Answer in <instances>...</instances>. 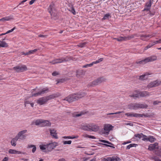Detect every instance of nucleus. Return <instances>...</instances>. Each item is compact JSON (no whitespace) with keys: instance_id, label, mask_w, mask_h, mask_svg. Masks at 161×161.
I'll list each match as a JSON object with an SVG mask.
<instances>
[{"instance_id":"nucleus-50","label":"nucleus","mask_w":161,"mask_h":161,"mask_svg":"<svg viewBox=\"0 0 161 161\" xmlns=\"http://www.w3.org/2000/svg\"><path fill=\"white\" fill-rule=\"evenodd\" d=\"M86 44V42H84L83 43H80L79 44V46L81 47H84Z\"/></svg>"},{"instance_id":"nucleus-19","label":"nucleus","mask_w":161,"mask_h":161,"mask_svg":"<svg viewBox=\"0 0 161 161\" xmlns=\"http://www.w3.org/2000/svg\"><path fill=\"white\" fill-rule=\"evenodd\" d=\"M49 130L50 134L54 138L56 139L58 138V137L57 135V133L56 132V131L54 129L51 130L50 129Z\"/></svg>"},{"instance_id":"nucleus-25","label":"nucleus","mask_w":161,"mask_h":161,"mask_svg":"<svg viewBox=\"0 0 161 161\" xmlns=\"http://www.w3.org/2000/svg\"><path fill=\"white\" fill-rule=\"evenodd\" d=\"M18 140L16 136L15 138L12 139L10 142L11 145L13 146H15L16 144V142Z\"/></svg>"},{"instance_id":"nucleus-7","label":"nucleus","mask_w":161,"mask_h":161,"mask_svg":"<svg viewBox=\"0 0 161 161\" xmlns=\"http://www.w3.org/2000/svg\"><path fill=\"white\" fill-rule=\"evenodd\" d=\"M114 126L110 124H105L103 130H102V133L106 135H108L110 130H113Z\"/></svg>"},{"instance_id":"nucleus-62","label":"nucleus","mask_w":161,"mask_h":161,"mask_svg":"<svg viewBox=\"0 0 161 161\" xmlns=\"http://www.w3.org/2000/svg\"><path fill=\"white\" fill-rule=\"evenodd\" d=\"M21 53L23 55H27L30 54L29 53V52H26V53H25L24 52H22Z\"/></svg>"},{"instance_id":"nucleus-34","label":"nucleus","mask_w":161,"mask_h":161,"mask_svg":"<svg viewBox=\"0 0 161 161\" xmlns=\"http://www.w3.org/2000/svg\"><path fill=\"white\" fill-rule=\"evenodd\" d=\"M111 17L110 14L109 13L105 14L103 17L102 19V20L108 19L109 18Z\"/></svg>"},{"instance_id":"nucleus-22","label":"nucleus","mask_w":161,"mask_h":161,"mask_svg":"<svg viewBox=\"0 0 161 161\" xmlns=\"http://www.w3.org/2000/svg\"><path fill=\"white\" fill-rule=\"evenodd\" d=\"M8 153L10 154H20L21 153L20 151H17L15 150L10 149L8 151Z\"/></svg>"},{"instance_id":"nucleus-63","label":"nucleus","mask_w":161,"mask_h":161,"mask_svg":"<svg viewBox=\"0 0 161 161\" xmlns=\"http://www.w3.org/2000/svg\"><path fill=\"white\" fill-rule=\"evenodd\" d=\"M83 114L82 113L77 114H76L75 116L76 117H78L81 116Z\"/></svg>"},{"instance_id":"nucleus-36","label":"nucleus","mask_w":161,"mask_h":161,"mask_svg":"<svg viewBox=\"0 0 161 161\" xmlns=\"http://www.w3.org/2000/svg\"><path fill=\"white\" fill-rule=\"evenodd\" d=\"M121 159L119 157H112V161H120Z\"/></svg>"},{"instance_id":"nucleus-21","label":"nucleus","mask_w":161,"mask_h":161,"mask_svg":"<svg viewBox=\"0 0 161 161\" xmlns=\"http://www.w3.org/2000/svg\"><path fill=\"white\" fill-rule=\"evenodd\" d=\"M59 95H58L57 94H54L49 95L47 97H46V98L47 99V101L49 100H50L52 99H53L55 98L58 97Z\"/></svg>"},{"instance_id":"nucleus-31","label":"nucleus","mask_w":161,"mask_h":161,"mask_svg":"<svg viewBox=\"0 0 161 161\" xmlns=\"http://www.w3.org/2000/svg\"><path fill=\"white\" fill-rule=\"evenodd\" d=\"M8 46V44L6 42L0 41V47H7Z\"/></svg>"},{"instance_id":"nucleus-17","label":"nucleus","mask_w":161,"mask_h":161,"mask_svg":"<svg viewBox=\"0 0 161 161\" xmlns=\"http://www.w3.org/2000/svg\"><path fill=\"white\" fill-rule=\"evenodd\" d=\"M49 12L50 14L52 16V13H53V10H55L54 8V4L53 3H51L49 5L48 9Z\"/></svg>"},{"instance_id":"nucleus-64","label":"nucleus","mask_w":161,"mask_h":161,"mask_svg":"<svg viewBox=\"0 0 161 161\" xmlns=\"http://www.w3.org/2000/svg\"><path fill=\"white\" fill-rule=\"evenodd\" d=\"M8 157H5L2 161H7L8 160Z\"/></svg>"},{"instance_id":"nucleus-60","label":"nucleus","mask_w":161,"mask_h":161,"mask_svg":"<svg viewBox=\"0 0 161 161\" xmlns=\"http://www.w3.org/2000/svg\"><path fill=\"white\" fill-rule=\"evenodd\" d=\"M47 35H44L42 34H40L38 35V36L40 37H43V38H46L47 37Z\"/></svg>"},{"instance_id":"nucleus-52","label":"nucleus","mask_w":161,"mask_h":161,"mask_svg":"<svg viewBox=\"0 0 161 161\" xmlns=\"http://www.w3.org/2000/svg\"><path fill=\"white\" fill-rule=\"evenodd\" d=\"M161 43V41H160V39H159V40H158V41H154L153 42L154 45L157 44H158V43Z\"/></svg>"},{"instance_id":"nucleus-41","label":"nucleus","mask_w":161,"mask_h":161,"mask_svg":"<svg viewBox=\"0 0 161 161\" xmlns=\"http://www.w3.org/2000/svg\"><path fill=\"white\" fill-rule=\"evenodd\" d=\"M152 158V159L155 161H161V159H159L156 156H153Z\"/></svg>"},{"instance_id":"nucleus-45","label":"nucleus","mask_w":161,"mask_h":161,"mask_svg":"<svg viewBox=\"0 0 161 161\" xmlns=\"http://www.w3.org/2000/svg\"><path fill=\"white\" fill-rule=\"evenodd\" d=\"M152 4V3L147 2L145 4V7H148L150 8H151Z\"/></svg>"},{"instance_id":"nucleus-1","label":"nucleus","mask_w":161,"mask_h":161,"mask_svg":"<svg viewBox=\"0 0 161 161\" xmlns=\"http://www.w3.org/2000/svg\"><path fill=\"white\" fill-rule=\"evenodd\" d=\"M86 94L85 92H80L77 94H74L69 95L64 100H66L69 103L77 100L78 99L81 98L82 97L86 95Z\"/></svg>"},{"instance_id":"nucleus-53","label":"nucleus","mask_w":161,"mask_h":161,"mask_svg":"<svg viewBox=\"0 0 161 161\" xmlns=\"http://www.w3.org/2000/svg\"><path fill=\"white\" fill-rule=\"evenodd\" d=\"M161 103V101H155L153 102V104L155 105L158 104L159 103Z\"/></svg>"},{"instance_id":"nucleus-5","label":"nucleus","mask_w":161,"mask_h":161,"mask_svg":"<svg viewBox=\"0 0 161 161\" xmlns=\"http://www.w3.org/2000/svg\"><path fill=\"white\" fill-rule=\"evenodd\" d=\"M70 60V58L69 57L67 56L64 58L62 57L56 59L51 61L50 63L52 64H54L69 61Z\"/></svg>"},{"instance_id":"nucleus-3","label":"nucleus","mask_w":161,"mask_h":161,"mask_svg":"<svg viewBox=\"0 0 161 161\" xmlns=\"http://www.w3.org/2000/svg\"><path fill=\"white\" fill-rule=\"evenodd\" d=\"M157 59V57L156 56H153L151 57H147L145 59L139 61H136L134 64L133 66H136V64H144L149 62H152L156 60Z\"/></svg>"},{"instance_id":"nucleus-44","label":"nucleus","mask_w":161,"mask_h":161,"mask_svg":"<svg viewBox=\"0 0 161 161\" xmlns=\"http://www.w3.org/2000/svg\"><path fill=\"white\" fill-rule=\"evenodd\" d=\"M74 15L76 14V12L75 10L74 7L72 6L71 8V10H69Z\"/></svg>"},{"instance_id":"nucleus-55","label":"nucleus","mask_w":161,"mask_h":161,"mask_svg":"<svg viewBox=\"0 0 161 161\" xmlns=\"http://www.w3.org/2000/svg\"><path fill=\"white\" fill-rule=\"evenodd\" d=\"M64 79H58L57 80V84L58 83H60V82H63L64 81Z\"/></svg>"},{"instance_id":"nucleus-27","label":"nucleus","mask_w":161,"mask_h":161,"mask_svg":"<svg viewBox=\"0 0 161 161\" xmlns=\"http://www.w3.org/2000/svg\"><path fill=\"white\" fill-rule=\"evenodd\" d=\"M28 148L32 147L33 148L32 150V153H34L36 150V147L35 145H29L27 147Z\"/></svg>"},{"instance_id":"nucleus-16","label":"nucleus","mask_w":161,"mask_h":161,"mask_svg":"<svg viewBox=\"0 0 161 161\" xmlns=\"http://www.w3.org/2000/svg\"><path fill=\"white\" fill-rule=\"evenodd\" d=\"M99 126L93 124H90V131H96L99 129Z\"/></svg>"},{"instance_id":"nucleus-30","label":"nucleus","mask_w":161,"mask_h":161,"mask_svg":"<svg viewBox=\"0 0 161 161\" xmlns=\"http://www.w3.org/2000/svg\"><path fill=\"white\" fill-rule=\"evenodd\" d=\"M148 141L152 143L155 142L156 140V139L153 137V136H148Z\"/></svg>"},{"instance_id":"nucleus-29","label":"nucleus","mask_w":161,"mask_h":161,"mask_svg":"<svg viewBox=\"0 0 161 161\" xmlns=\"http://www.w3.org/2000/svg\"><path fill=\"white\" fill-rule=\"evenodd\" d=\"M84 75V72L82 70H79L77 72L76 76L78 78L81 77L82 75Z\"/></svg>"},{"instance_id":"nucleus-59","label":"nucleus","mask_w":161,"mask_h":161,"mask_svg":"<svg viewBox=\"0 0 161 161\" xmlns=\"http://www.w3.org/2000/svg\"><path fill=\"white\" fill-rule=\"evenodd\" d=\"M150 8L148 7H145V8L143 10V11H150Z\"/></svg>"},{"instance_id":"nucleus-4","label":"nucleus","mask_w":161,"mask_h":161,"mask_svg":"<svg viewBox=\"0 0 161 161\" xmlns=\"http://www.w3.org/2000/svg\"><path fill=\"white\" fill-rule=\"evenodd\" d=\"M35 123L36 125H40L41 127H50L51 124L49 121L42 119H37L35 121Z\"/></svg>"},{"instance_id":"nucleus-54","label":"nucleus","mask_w":161,"mask_h":161,"mask_svg":"<svg viewBox=\"0 0 161 161\" xmlns=\"http://www.w3.org/2000/svg\"><path fill=\"white\" fill-rule=\"evenodd\" d=\"M101 144H102L103 145H104L107 147H111L113 148H115L114 147L112 146H111L110 145H108L107 144H104V143H101Z\"/></svg>"},{"instance_id":"nucleus-9","label":"nucleus","mask_w":161,"mask_h":161,"mask_svg":"<svg viewBox=\"0 0 161 161\" xmlns=\"http://www.w3.org/2000/svg\"><path fill=\"white\" fill-rule=\"evenodd\" d=\"M105 79L103 77H101L98 78L97 80L93 81L91 84L89 85L90 86H93L98 85L103 82L105 81Z\"/></svg>"},{"instance_id":"nucleus-58","label":"nucleus","mask_w":161,"mask_h":161,"mask_svg":"<svg viewBox=\"0 0 161 161\" xmlns=\"http://www.w3.org/2000/svg\"><path fill=\"white\" fill-rule=\"evenodd\" d=\"M30 103L29 101H25L24 102V105L25 106H27L28 104H30Z\"/></svg>"},{"instance_id":"nucleus-35","label":"nucleus","mask_w":161,"mask_h":161,"mask_svg":"<svg viewBox=\"0 0 161 161\" xmlns=\"http://www.w3.org/2000/svg\"><path fill=\"white\" fill-rule=\"evenodd\" d=\"M137 145L136 144H130L127 146L126 149H129L132 147H136Z\"/></svg>"},{"instance_id":"nucleus-37","label":"nucleus","mask_w":161,"mask_h":161,"mask_svg":"<svg viewBox=\"0 0 161 161\" xmlns=\"http://www.w3.org/2000/svg\"><path fill=\"white\" fill-rule=\"evenodd\" d=\"M147 116L144 114H138L136 113V118L143 117H147Z\"/></svg>"},{"instance_id":"nucleus-10","label":"nucleus","mask_w":161,"mask_h":161,"mask_svg":"<svg viewBox=\"0 0 161 161\" xmlns=\"http://www.w3.org/2000/svg\"><path fill=\"white\" fill-rule=\"evenodd\" d=\"M134 35H131L130 36L126 37L120 36L119 37L114 38V39L116 40L118 42H122L130 40V39L134 38Z\"/></svg>"},{"instance_id":"nucleus-40","label":"nucleus","mask_w":161,"mask_h":161,"mask_svg":"<svg viewBox=\"0 0 161 161\" xmlns=\"http://www.w3.org/2000/svg\"><path fill=\"white\" fill-rule=\"evenodd\" d=\"M103 58H100L98 60H97L95 61H94V62H93V64H95L98 63H100V62L103 61Z\"/></svg>"},{"instance_id":"nucleus-15","label":"nucleus","mask_w":161,"mask_h":161,"mask_svg":"<svg viewBox=\"0 0 161 161\" xmlns=\"http://www.w3.org/2000/svg\"><path fill=\"white\" fill-rule=\"evenodd\" d=\"M158 146V143L155 142L153 144H150L148 146V150L150 151H152L155 149H158V147L157 146Z\"/></svg>"},{"instance_id":"nucleus-33","label":"nucleus","mask_w":161,"mask_h":161,"mask_svg":"<svg viewBox=\"0 0 161 161\" xmlns=\"http://www.w3.org/2000/svg\"><path fill=\"white\" fill-rule=\"evenodd\" d=\"M147 75L144 74L139 76V79L141 80H143L146 79L147 78L146 77Z\"/></svg>"},{"instance_id":"nucleus-38","label":"nucleus","mask_w":161,"mask_h":161,"mask_svg":"<svg viewBox=\"0 0 161 161\" xmlns=\"http://www.w3.org/2000/svg\"><path fill=\"white\" fill-rule=\"evenodd\" d=\"M64 138H68V139H74L75 138H77L79 137V136H64Z\"/></svg>"},{"instance_id":"nucleus-57","label":"nucleus","mask_w":161,"mask_h":161,"mask_svg":"<svg viewBox=\"0 0 161 161\" xmlns=\"http://www.w3.org/2000/svg\"><path fill=\"white\" fill-rule=\"evenodd\" d=\"M143 138L142 139L143 141H148V137H147V136L146 137H142Z\"/></svg>"},{"instance_id":"nucleus-32","label":"nucleus","mask_w":161,"mask_h":161,"mask_svg":"<svg viewBox=\"0 0 161 161\" xmlns=\"http://www.w3.org/2000/svg\"><path fill=\"white\" fill-rule=\"evenodd\" d=\"M134 136L136 137L139 138V139L141 138L142 137H147V136L143 135L142 133L135 134Z\"/></svg>"},{"instance_id":"nucleus-46","label":"nucleus","mask_w":161,"mask_h":161,"mask_svg":"<svg viewBox=\"0 0 161 161\" xmlns=\"http://www.w3.org/2000/svg\"><path fill=\"white\" fill-rule=\"evenodd\" d=\"M122 112H123V111H122V112L119 111V112H116L115 113H111L107 114V115L119 114H120V113H122Z\"/></svg>"},{"instance_id":"nucleus-6","label":"nucleus","mask_w":161,"mask_h":161,"mask_svg":"<svg viewBox=\"0 0 161 161\" xmlns=\"http://www.w3.org/2000/svg\"><path fill=\"white\" fill-rule=\"evenodd\" d=\"M27 132L26 130H21L19 132L16 137L19 141L24 140L26 139V135L24 134L26 133Z\"/></svg>"},{"instance_id":"nucleus-42","label":"nucleus","mask_w":161,"mask_h":161,"mask_svg":"<svg viewBox=\"0 0 161 161\" xmlns=\"http://www.w3.org/2000/svg\"><path fill=\"white\" fill-rule=\"evenodd\" d=\"M93 62L92 63L90 64H88L86 65H83L82 66L83 68H86L88 67H91L93 65Z\"/></svg>"},{"instance_id":"nucleus-20","label":"nucleus","mask_w":161,"mask_h":161,"mask_svg":"<svg viewBox=\"0 0 161 161\" xmlns=\"http://www.w3.org/2000/svg\"><path fill=\"white\" fill-rule=\"evenodd\" d=\"M139 93L140 97H145L146 96L149 95V92L147 91H144L141 92L139 91Z\"/></svg>"},{"instance_id":"nucleus-61","label":"nucleus","mask_w":161,"mask_h":161,"mask_svg":"<svg viewBox=\"0 0 161 161\" xmlns=\"http://www.w3.org/2000/svg\"><path fill=\"white\" fill-rule=\"evenodd\" d=\"M107 161H112V157H108L107 158Z\"/></svg>"},{"instance_id":"nucleus-48","label":"nucleus","mask_w":161,"mask_h":161,"mask_svg":"<svg viewBox=\"0 0 161 161\" xmlns=\"http://www.w3.org/2000/svg\"><path fill=\"white\" fill-rule=\"evenodd\" d=\"M38 50L37 49H34V50H30L29 51V54H33L34 53L36 52Z\"/></svg>"},{"instance_id":"nucleus-14","label":"nucleus","mask_w":161,"mask_h":161,"mask_svg":"<svg viewBox=\"0 0 161 161\" xmlns=\"http://www.w3.org/2000/svg\"><path fill=\"white\" fill-rule=\"evenodd\" d=\"M47 99L46 97L40 98L37 100V103L40 105H42L47 102Z\"/></svg>"},{"instance_id":"nucleus-28","label":"nucleus","mask_w":161,"mask_h":161,"mask_svg":"<svg viewBox=\"0 0 161 161\" xmlns=\"http://www.w3.org/2000/svg\"><path fill=\"white\" fill-rule=\"evenodd\" d=\"M139 36H140L142 38L141 39L143 40H144V41L145 40V38H147V37H150V38L152 37L151 35H140Z\"/></svg>"},{"instance_id":"nucleus-51","label":"nucleus","mask_w":161,"mask_h":161,"mask_svg":"<svg viewBox=\"0 0 161 161\" xmlns=\"http://www.w3.org/2000/svg\"><path fill=\"white\" fill-rule=\"evenodd\" d=\"M15 29H16V27H14L12 29L9 30V31H8L6 33H5V34H8L10 32H12L13 31H14Z\"/></svg>"},{"instance_id":"nucleus-23","label":"nucleus","mask_w":161,"mask_h":161,"mask_svg":"<svg viewBox=\"0 0 161 161\" xmlns=\"http://www.w3.org/2000/svg\"><path fill=\"white\" fill-rule=\"evenodd\" d=\"M82 128L83 130L86 131H90V124H88L82 126Z\"/></svg>"},{"instance_id":"nucleus-12","label":"nucleus","mask_w":161,"mask_h":161,"mask_svg":"<svg viewBox=\"0 0 161 161\" xmlns=\"http://www.w3.org/2000/svg\"><path fill=\"white\" fill-rule=\"evenodd\" d=\"M57 146V143L55 142L49 143L46 145L47 149L48 151H51L54 148Z\"/></svg>"},{"instance_id":"nucleus-47","label":"nucleus","mask_w":161,"mask_h":161,"mask_svg":"<svg viewBox=\"0 0 161 161\" xmlns=\"http://www.w3.org/2000/svg\"><path fill=\"white\" fill-rule=\"evenodd\" d=\"M85 137L89 138L91 139H95L96 137L92 136L89 135L87 134H86L85 136Z\"/></svg>"},{"instance_id":"nucleus-18","label":"nucleus","mask_w":161,"mask_h":161,"mask_svg":"<svg viewBox=\"0 0 161 161\" xmlns=\"http://www.w3.org/2000/svg\"><path fill=\"white\" fill-rule=\"evenodd\" d=\"M13 19V17L12 16H8L5 17H3L2 19H0V21H2L3 22H4L6 21H8L10 20L11 19Z\"/></svg>"},{"instance_id":"nucleus-43","label":"nucleus","mask_w":161,"mask_h":161,"mask_svg":"<svg viewBox=\"0 0 161 161\" xmlns=\"http://www.w3.org/2000/svg\"><path fill=\"white\" fill-rule=\"evenodd\" d=\"M46 145H40V149L44 151V150H45L46 149H47V147ZM44 152H45V151H44Z\"/></svg>"},{"instance_id":"nucleus-49","label":"nucleus","mask_w":161,"mask_h":161,"mask_svg":"<svg viewBox=\"0 0 161 161\" xmlns=\"http://www.w3.org/2000/svg\"><path fill=\"white\" fill-rule=\"evenodd\" d=\"M71 141L70 140L68 141H63V143L64 144H70L71 143Z\"/></svg>"},{"instance_id":"nucleus-24","label":"nucleus","mask_w":161,"mask_h":161,"mask_svg":"<svg viewBox=\"0 0 161 161\" xmlns=\"http://www.w3.org/2000/svg\"><path fill=\"white\" fill-rule=\"evenodd\" d=\"M135 92H136V93H133V94L130 95L129 97H133L134 98H139L140 97L139 91L138 90H136Z\"/></svg>"},{"instance_id":"nucleus-2","label":"nucleus","mask_w":161,"mask_h":161,"mask_svg":"<svg viewBox=\"0 0 161 161\" xmlns=\"http://www.w3.org/2000/svg\"><path fill=\"white\" fill-rule=\"evenodd\" d=\"M148 105L146 104L132 103L128 105V108L130 109L136 110L138 108H146Z\"/></svg>"},{"instance_id":"nucleus-26","label":"nucleus","mask_w":161,"mask_h":161,"mask_svg":"<svg viewBox=\"0 0 161 161\" xmlns=\"http://www.w3.org/2000/svg\"><path fill=\"white\" fill-rule=\"evenodd\" d=\"M125 115L128 117H133L136 118V113H126Z\"/></svg>"},{"instance_id":"nucleus-8","label":"nucleus","mask_w":161,"mask_h":161,"mask_svg":"<svg viewBox=\"0 0 161 161\" xmlns=\"http://www.w3.org/2000/svg\"><path fill=\"white\" fill-rule=\"evenodd\" d=\"M13 69L18 72H22L27 69L26 66L25 65L17 66L14 67Z\"/></svg>"},{"instance_id":"nucleus-13","label":"nucleus","mask_w":161,"mask_h":161,"mask_svg":"<svg viewBox=\"0 0 161 161\" xmlns=\"http://www.w3.org/2000/svg\"><path fill=\"white\" fill-rule=\"evenodd\" d=\"M48 91V89L46 88H45L43 89L41 91H39V92L33 94L32 95V97H36L39 95H42L45 93L47 92Z\"/></svg>"},{"instance_id":"nucleus-11","label":"nucleus","mask_w":161,"mask_h":161,"mask_svg":"<svg viewBox=\"0 0 161 161\" xmlns=\"http://www.w3.org/2000/svg\"><path fill=\"white\" fill-rule=\"evenodd\" d=\"M161 83V81L157 80L153 82L149 83L147 85V87L148 88L155 87L159 86Z\"/></svg>"},{"instance_id":"nucleus-39","label":"nucleus","mask_w":161,"mask_h":161,"mask_svg":"<svg viewBox=\"0 0 161 161\" xmlns=\"http://www.w3.org/2000/svg\"><path fill=\"white\" fill-rule=\"evenodd\" d=\"M153 45H154V44L153 43H149L147 46H146V47H145L144 48V50H146L147 49H148V48H150Z\"/></svg>"},{"instance_id":"nucleus-56","label":"nucleus","mask_w":161,"mask_h":161,"mask_svg":"<svg viewBox=\"0 0 161 161\" xmlns=\"http://www.w3.org/2000/svg\"><path fill=\"white\" fill-rule=\"evenodd\" d=\"M58 73L57 71H54L52 73V75L53 76H55L58 75Z\"/></svg>"}]
</instances>
